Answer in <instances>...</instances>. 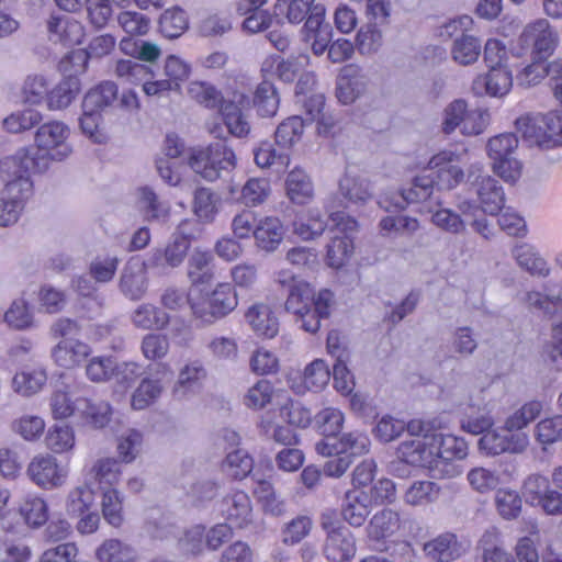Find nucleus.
Returning <instances> with one entry per match:
<instances>
[{
    "label": "nucleus",
    "instance_id": "obj_1",
    "mask_svg": "<svg viewBox=\"0 0 562 562\" xmlns=\"http://www.w3.org/2000/svg\"><path fill=\"white\" fill-rule=\"evenodd\" d=\"M48 168V159L38 158L27 150H19L15 155L0 160V178L5 183L9 194L20 192L32 194L31 172H44Z\"/></svg>",
    "mask_w": 562,
    "mask_h": 562
},
{
    "label": "nucleus",
    "instance_id": "obj_2",
    "mask_svg": "<svg viewBox=\"0 0 562 562\" xmlns=\"http://www.w3.org/2000/svg\"><path fill=\"white\" fill-rule=\"evenodd\" d=\"M189 166L201 178L209 182L226 178L236 167V156L224 142L192 151Z\"/></svg>",
    "mask_w": 562,
    "mask_h": 562
},
{
    "label": "nucleus",
    "instance_id": "obj_3",
    "mask_svg": "<svg viewBox=\"0 0 562 562\" xmlns=\"http://www.w3.org/2000/svg\"><path fill=\"white\" fill-rule=\"evenodd\" d=\"M487 156L492 169L505 182L515 183L521 176L522 165L516 157L518 138L513 133H504L490 138Z\"/></svg>",
    "mask_w": 562,
    "mask_h": 562
},
{
    "label": "nucleus",
    "instance_id": "obj_4",
    "mask_svg": "<svg viewBox=\"0 0 562 562\" xmlns=\"http://www.w3.org/2000/svg\"><path fill=\"white\" fill-rule=\"evenodd\" d=\"M190 224L191 221L189 220L182 221L165 248H154L149 252L143 263L144 268L158 273H166L167 270L181 266L188 255L193 237L187 229Z\"/></svg>",
    "mask_w": 562,
    "mask_h": 562
},
{
    "label": "nucleus",
    "instance_id": "obj_5",
    "mask_svg": "<svg viewBox=\"0 0 562 562\" xmlns=\"http://www.w3.org/2000/svg\"><path fill=\"white\" fill-rule=\"evenodd\" d=\"M468 182L474 189L481 211L491 216L497 215L505 205V192L498 181L487 175L481 162L468 168Z\"/></svg>",
    "mask_w": 562,
    "mask_h": 562
},
{
    "label": "nucleus",
    "instance_id": "obj_6",
    "mask_svg": "<svg viewBox=\"0 0 562 562\" xmlns=\"http://www.w3.org/2000/svg\"><path fill=\"white\" fill-rule=\"evenodd\" d=\"M238 305V296L231 283H218L201 303H191V310L196 318L212 324L232 313Z\"/></svg>",
    "mask_w": 562,
    "mask_h": 562
},
{
    "label": "nucleus",
    "instance_id": "obj_7",
    "mask_svg": "<svg viewBox=\"0 0 562 562\" xmlns=\"http://www.w3.org/2000/svg\"><path fill=\"white\" fill-rule=\"evenodd\" d=\"M69 128L66 124L58 121L45 123L38 127L35 133V144L41 156L38 158L60 161L67 158L72 148L67 143Z\"/></svg>",
    "mask_w": 562,
    "mask_h": 562
},
{
    "label": "nucleus",
    "instance_id": "obj_8",
    "mask_svg": "<svg viewBox=\"0 0 562 562\" xmlns=\"http://www.w3.org/2000/svg\"><path fill=\"white\" fill-rule=\"evenodd\" d=\"M559 35L547 19H537L528 23L519 36L522 47L531 48L536 58L544 59L553 54Z\"/></svg>",
    "mask_w": 562,
    "mask_h": 562
},
{
    "label": "nucleus",
    "instance_id": "obj_9",
    "mask_svg": "<svg viewBox=\"0 0 562 562\" xmlns=\"http://www.w3.org/2000/svg\"><path fill=\"white\" fill-rule=\"evenodd\" d=\"M26 474L37 486L45 490L60 487L67 477V471L49 453L36 454L27 465Z\"/></svg>",
    "mask_w": 562,
    "mask_h": 562
},
{
    "label": "nucleus",
    "instance_id": "obj_10",
    "mask_svg": "<svg viewBox=\"0 0 562 562\" xmlns=\"http://www.w3.org/2000/svg\"><path fill=\"white\" fill-rule=\"evenodd\" d=\"M370 445V439L364 432L353 430L342 434L339 439L321 440L315 445V449L324 457L342 454L352 459L368 453Z\"/></svg>",
    "mask_w": 562,
    "mask_h": 562
},
{
    "label": "nucleus",
    "instance_id": "obj_11",
    "mask_svg": "<svg viewBox=\"0 0 562 562\" xmlns=\"http://www.w3.org/2000/svg\"><path fill=\"white\" fill-rule=\"evenodd\" d=\"M527 446L525 434H509L505 428L488 430L479 439V449L487 456L520 453Z\"/></svg>",
    "mask_w": 562,
    "mask_h": 562
},
{
    "label": "nucleus",
    "instance_id": "obj_12",
    "mask_svg": "<svg viewBox=\"0 0 562 562\" xmlns=\"http://www.w3.org/2000/svg\"><path fill=\"white\" fill-rule=\"evenodd\" d=\"M221 513L234 528L244 529L252 524V506L249 496L243 491L226 495L221 502Z\"/></svg>",
    "mask_w": 562,
    "mask_h": 562
},
{
    "label": "nucleus",
    "instance_id": "obj_13",
    "mask_svg": "<svg viewBox=\"0 0 562 562\" xmlns=\"http://www.w3.org/2000/svg\"><path fill=\"white\" fill-rule=\"evenodd\" d=\"M436 436H415L404 440L397 448V454L401 460L407 464L427 468L434 463V452Z\"/></svg>",
    "mask_w": 562,
    "mask_h": 562
},
{
    "label": "nucleus",
    "instance_id": "obj_14",
    "mask_svg": "<svg viewBox=\"0 0 562 562\" xmlns=\"http://www.w3.org/2000/svg\"><path fill=\"white\" fill-rule=\"evenodd\" d=\"M435 180L429 176H417L409 188L403 189L394 193L390 201H380L379 204L390 211L393 204L397 210H404L411 203L426 201L432 194Z\"/></svg>",
    "mask_w": 562,
    "mask_h": 562
},
{
    "label": "nucleus",
    "instance_id": "obj_15",
    "mask_svg": "<svg viewBox=\"0 0 562 562\" xmlns=\"http://www.w3.org/2000/svg\"><path fill=\"white\" fill-rule=\"evenodd\" d=\"M324 554L331 562H348L356 554V540L347 527L331 528L324 546Z\"/></svg>",
    "mask_w": 562,
    "mask_h": 562
},
{
    "label": "nucleus",
    "instance_id": "obj_16",
    "mask_svg": "<svg viewBox=\"0 0 562 562\" xmlns=\"http://www.w3.org/2000/svg\"><path fill=\"white\" fill-rule=\"evenodd\" d=\"M334 303V293L327 289L321 290L312 307H307L306 313L295 314V321L303 330L315 334L321 327V321L329 317Z\"/></svg>",
    "mask_w": 562,
    "mask_h": 562
},
{
    "label": "nucleus",
    "instance_id": "obj_17",
    "mask_svg": "<svg viewBox=\"0 0 562 562\" xmlns=\"http://www.w3.org/2000/svg\"><path fill=\"white\" fill-rule=\"evenodd\" d=\"M513 86V75L508 67L490 70L485 76H479L472 83L475 94L486 93L491 97L507 94Z\"/></svg>",
    "mask_w": 562,
    "mask_h": 562
},
{
    "label": "nucleus",
    "instance_id": "obj_18",
    "mask_svg": "<svg viewBox=\"0 0 562 562\" xmlns=\"http://www.w3.org/2000/svg\"><path fill=\"white\" fill-rule=\"evenodd\" d=\"M90 353V347L76 339L60 340L52 350L54 362L65 369H71L80 364Z\"/></svg>",
    "mask_w": 562,
    "mask_h": 562
},
{
    "label": "nucleus",
    "instance_id": "obj_19",
    "mask_svg": "<svg viewBox=\"0 0 562 562\" xmlns=\"http://www.w3.org/2000/svg\"><path fill=\"white\" fill-rule=\"evenodd\" d=\"M284 228L279 218L267 216L254 229L256 247L267 254L273 252L283 240Z\"/></svg>",
    "mask_w": 562,
    "mask_h": 562
},
{
    "label": "nucleus",
    "instance_id": "obj_20",
    "mask_svg": "<svg viewBox=\"0 0 562 562\" xmlns=\"http://www.w3.org/2000/svg\"><path fill=\"white\" fill-rule=\"evenodd\" d=\"M47 381L46 372L38 366L22 367L12 379V389L23 397L38 393Z\"/></svg>",
    "mask_w": 562,
    "mask_h": 562
},
{
    "label": "nucleus",
    "instance_id": "obj_21",
    "mask_svg": "<svg viewBox=\"0 0 562 562\" xmlns=\"http://www.w3.org/2000/svg\"><path fill=\"white\" fill-rule=\"evenodd\" d=\"M369 495L363 491H348L345 494L341 515L353 527H361L370 515Z\"/></svg>",
    "mask_w": 562,
    "mask_h": 562
},
{
    "label": "nucleus",
    "instance_id": "obj_22",
    "mask_svg": "<svg viewBox=\"0 0 562 562\" xmlns=\"http://www.w3.org/2000/svg\"><path fill=\"white\" fill-rule=\"evenodd\" d=\"M132 324L143 330H161L170 323V315L151 303L139 304L131 314Z\"/></svg>",
    "mask_w": 562,
    "mask_h": 562
},
{
    "label": "nucleus",
    "instance_id": "obj_23",
    "mask_svg": "<svg viewBox=\"0 0 562 562\" xmlns=\"http://www.w3.org/2000/svg\"><path fill=\"white\" fill-rule=\"evenodd\" d=\"M288 198L295 204L304 205L314 198V184L311 177L300 167L292 169L285 180Z\"/></svg>",
    "mask_w": 562,
    "mask_h": 562
},
{
    "label": "nucleus",
    "instance_id": "obj_24",
    "mask_svg": "<svg viewBox=\"0 0 562 562\" xmlns=\"http://www.w3.org/2000/svg\"><path fill=\"white\" fill-rule=\"evenodd\" d=\"M246 319L254 331L266 338H273L279 331V321L266 304H255L246 313Z\"/></svg>",
    "mask_w": 562,
    "mask_h": 562
},
{
    "label": "nucleus",
    "instance_id": "obj_25",
    "mask_svg": "<svg viewBox=\"0 0 562 562\" xmlns=\"http://www.w3.org/2000/svg\"><path fill=\"white\" fill-rule=\"evenodd\" d=\"M400 526L398 513L390 508H383L372 516L366 531L370 540L380 541L393 536L400 529Z\"/></svg>",
    "mask_w": 562,
    "mask_h": 562
},
{
    "label": "nucleus",
    "instance_id": "obj_26",
    "mask_svg": "<svg viewBox=\"0 0 562 562\" xmlns=\"http://www.w3.org/2000/svg\"><path fill=\"white\" fill-rule=\"evenodd\" d=\"M424 550L432 559L439 562H451L460 558L464 549L458 541L457 536L450 532L442 533L434 540L424 544Z\"/></svg>",
    "mask_w": 562,
    "mask_h": 562
},
{
    "label": "nucleus",
    "instance_id": "obj_27",
    "mask_svg": "<svg viewBox=\"0 0 562 562\" xmlns=\"http://www.w3.org/2000/svg\"><path fill=\"white\" fill-rule=\"evenodd\" d=\"M137 557L133 546L114 538L104 540L95 550L99 562H135Z\"/></svg>",
    "mask_w": 562,
    "mask_h": 562
},
{
    "label": "nucleus",
    "instance_id": "obj_28",
    "mask_svg": "<svg viewBox=\"0 0 562 562\" xmlns=\"http://www.w3.org/2000/svg\"><path fill=\"white\" fill-rule=\"evenodd\" d=\"M542 126L543 123L541 121V114H525L515 121L516 132L521 136L524 142L529 146H538L540 148L548 149L546 131Z\"/></svg>",
    "mask_w": 562,
    "mask_h": 562
},
{
    "label": "nucleus",
    "instance_id": "obj_29",
    "mask_svg": "<svg viewBox=\"0 0 562 562\" xmlns=\"http://www.w3.org/2000/svg\"><path fill=\"white\" fill-rule=\"evenodd\" d=\"M79 92L80 80L74 76L66 77L48 92L47 106L49 110L66 109Z\"/></svg>",
    "mask_w": 562,
    "mask_h": 562
},
{
    "label": "nucleus",
    "instance_id": "obj_30",
    "mask_svg": "<svg viewBox=\"0 0 562 562\" xmlns=\"http://www.w3.org/2000/svg\"><path fill=\"white\" fill-rule=\"evenodd\" d=\"M512 252L519 267L528 271L530 274L538 277H546L549 274L550 268L547 261L531 245H517Z\"/></svg>",
    "mask_w": 562,
    "mask_h": 562
},
{
    "label": "nucleus",
    "instance_id": "obj_31",
    "mask_svg": "<svg viewBox=\"0 0 562 562\" xmlns=\"http://www.w3.org/2000/svg\"><path fill=\"white\" fill-rule=\"evenodd\" d=\"M117 86L113 81H103L87 92L82 109L101 112L117 99Z\"/></svg>",
    "mask_w": 562,
    "mask_h": 562
},
{
    "label": "nucleus",
    "instance_id": "obj_32",
    "mask_svg": "<svg viewBox=\"0 0 562 562\" xmlns=\"http://www.w3.org/2000/svg\"><path fill=\"white\" fill-rule=\"evenodd\" d=\"M77 409L87 424L94 428H103L111 419V406L104 401L92 402L89 398H78Z\"/></svg>",
    "mask_w": 562,
    "mask_h": 562
},
{
    "label": "nucleus",
    "instance_id": "obj_33",
    "mask_svg": "<svg viewBox=\"0 0 562 562\" xmlns=\"http://www.w3.org/2000/svg\"><path fill=\"white\" fill-rule=\"evenodd\" d=\"M138 203L147 221L165 222L170 214V206L161 201L150 188H140Z\"/></svg>",
    "mask_w": 562,
    "mask_h": 562
},
{
    "label": "nucleus",
    "instance_id": "obj_34",
    "mask_svg": "<svg viewBox=\"0 0 562 562\" xmlns=\"http://www.w3.org/2000/svg\"><path fill=\"white\" fill-rule=\"evenodd\" d=\"M315 301V292L307 282L304 280L294 282L291 289L288 290L285 310L294 315L306 313L307 307H312Z\"/></svg>",
    "mask_w": 562,
    "mask_h": 562
},
{
    "label": "nucleus",
    "instance_id": "obj_35",
    "mask_svg": "<svg viewBox=\"0 0 562 562\" xmlns=\"http://www.w3.org/2000/svg\"><path fill=\"white\" fill-rule=\"evenodd\" d=\"M367 90V79L357 74H344L337 80L336 97L342 104L353 103Z\"/></svg>",
    "mask_w": 562,
    "mask_h": 562
},
{
    "label": "nucleus",
    "instance_id": "obj_36",
    "mask_svg": "<svg viewBox=\"0 0 562 562\" xmlns=\"http://www.w3.org/2000/svg\"><path fill=\"white\" fill-rule=\"evenodd\" d=\"M120 289L126 297L133 301L140 300L147 291L145 272L138 267H125L121 276Z\"/></svg>",
    "mask_w": 562,
    "mask_h": 562
},
{
    "label": "nucleus",
    "instance_id": "obj_37",
    "mask_svg": "<svg viewBox=\"0 0 562 562\" xmlns=\"http://www.w3.org/2000/svg\"><path fill=\"white\" fill-rule=\"evenodd\" d=\"M481 54V42L479 38L462 34L457 37L451 47L452 59L462 66L474 64Z\"/></svg>",
    "mask_w": 562,
    "mask_h": 562
},
{
    "label": "nucleus",
    "instance_id": "obj_38",
    "mask_svg": "<svg viewBox=\"0 0 562 562\" xmlns=\"http://www.w3.org/2000/svg\"><path fill=\"white\" fill-rule=\"evenodd\" d=\"M220 113L231 135L241 138L249 134L250 124L235 102H224L220 109Z\"/></svg>",
    "mask_w": 562,
    "mask_h": 562
},
{
    "label": "nucleus",
    "instance_id": "obj_39",
    "mask_svg": "<svg viewBox=\"0 0 562 562\" xmlns=\"http://www.w3.org/2000/svg\"><path fill=\"white\" fill-rule=\"evenodd\" d=\"M162 391L159 380L144 378L132 394L131 406L137 411L145 409L160 397Z\"/></svg>",
    "mask_w": 562,
    "mask_h": 562
},
{
    "label": "nucleus",
    "instance_id": "obj_40",
    "mask_svg": "<svg viewBox=\"0 0 562 562\" xmlns=\"http://www.w3.org/2000/svg\"><path fill=\"white\" fill-rule=\"evenodd\" d=\"M213 256L209 251L195 249L188 261V277L193 284H203L210 282L213 274L211 262Z\"/></svg>",
    "mask_w": 562,
    "mask_h": 562
},
{
    "label": "nucleus",
    "instance_id": "obj_41",
    "mask_svg": "<svg viewBox=\"0 0 562 562\" xmlns=\"http://www.w3.org/2000/svg\"><path fill=\"white\" fill-rule=\"evenodd\" d=\"M47 448L55 453H65L74 449L76 443L75 430L71 426L54 425L45 438Z\"/></svg>",
    "mask_w": 562,
    "mask_h": 562
},
{
    "label": "nucleus",
    "instance_id": "obj_42",
    "mask_svg": "<svg viewBox=\"0 0 562 562\" xmlns=\"http://www.w3.org/2000/svg\"><path fill=\"white\" fill-rule=\"evenodd\" d=\"M279 95L274 86L269 81L258 85L254 95V105L259 115L263 117L273 116L279 108Z\"/></svg>",
    "mask_w": 562,
    "mask_h": 562
},
{
    "label": "nucleus",
    "instance_id": "obj_43",
    "mask_svg": "<svg viewBox=\"0 0 562 562\" xmlns=\"http://www.w3.org/2000/svg\"><path fill=\"white\" fill-rule=\"evenodd\" d=\"M435 436V453L439 458L462 460L468 456V443L463 438L450 434Z\"/></svg>",
    "mask_w": 562,
    "mask_h": 562
},
{
    "label": "nucleus",
    "instance_id": "obj_44",
    "mask_svg": "<svg viewBox=\"0 0 562 562\" xmlns=\"http://www.w3.org/2000/svg\"><path fill=\"white\" fill-rule=\"evenodd\" d=\"M220 198L207 188L194 192L193 212L204 223H211L218 211Z\"/></svg>",
    "mask_w": 562,
    "mask_h": 562
},
{
    "label": "nucleus",
    "instance_id": "obj_45",
    "mask_svg": "<svg viewBox=\"0 0 562 562\" xmlns=\"http://www.w3.org/2000/svg\"><path fill=\"white\" fill-rule=\"evenodd\" d=\"M339 192L345 199L355 204L366 203L372 196L369 181L350 175H345L340 180Z\"/></svg>",
    "mask_w": 562,
    "mask_h": 562
},
{
    "label": "nucleus",
    "instance_id": "obj_46",
    "mask_svg": "<svg viewBox=\"0 0 562 562\" xmlns=\"http://www.w3.org/2000/svg\"><path fill=\"white\" fill-rule=\"evenodd\" d=\"M30 196L20 192L9 194L4 189L0 199V225L8 226L16 223L24 209V203Z\"/></svg>",
    "mask_w": 562,
    "mask_h": 562
},
{
    "label": "nucleus",
    "instance_id": "obj_47",
    "mask_svg": "<svg viewBox=\"0 0 562 562\" xmlns=\"http://www.w3.org/2000/svg\"><path fill=\"white\" fill-rule=\"evenodd\" d=\"M114 74L123 82L132 85L143 83L144 80L153 77V72L148 66L131 59L117 60L115 63Z\"/></svg>",
    "mask_w": 562,
    "mask_h": 562
},
{
    "label": "nucleus",
    "instance_id": "obj_48",
    "mask_svg": "<svg viewBox=\"0 0 562 562\" xmlns=\"http://www.w3.org/2000/svg\"><path fill=\"white\" fill-rule=\"evenodd\" d=\"M94 504V492L88 484L71 490L67 497L66 509L70 516L80 517Z\"/></svg>",
    "mask_w": 562,
    "mask_h": 562
},
{
    "label": "nucleus",
    "instance_id": "obj_49",
    "mask_svg": "<svg viewBox=\"0 0 562 562\" xmlns=\"http://www.w3.org/2000/svg\"><path fill=\"white\" fill-rule=\"evenodd\" d=\"M542 411V404L538 401H530L517 409L505 420L504 428L509 434H520L529 423L535 420Z\"/></svg>",
    "mask_w": 562,
    "mask_h": 562
},
{
    "label": "nucleus",
    "instance_id": "obj_50",
    "mask_svg": "<svg viewBox=\"0 0 562 562\" xmlns=\"http://www.w3.org/2000/svg\"><path fill=\"white\" fill-rule=\"evenodd\" d=\"M255 162L260 168H269L272 165L288 167L290 157L288 150L280 147L277 149L274 144L265 140L254 150Z\"/></svg>",
    "mask_w": 562,
    "mask_h": 562
},
{
    "label": "nucleus",
    "instance_id": "obj_51",
    "mask_svg": "<svg viewBox=\"0 0 562 562\" xmlns=\"http://www.w3.org/2000/svg\"><path fill=\"white\" fill-rule=\"evenodd\" d=\"M159 29L164 36L177 38L188 29V18L180 8L166 10L159 19Z\"/></svg>",
    "mask_w": 562,
    "mask_h": 562
},
{
    "label": "nucleus",
    "instance_id": "obj_52",
    "mask_svg": "<svg viewBox=\"0 0 562 562\" xmlns=\"http://www.w3.org/2000/svg\"><path fill=\"white\" fill-rule=\"evenodd\" d=\"M188 93L198 103L209 109H221L222 104L226 102L222 92L209 82L192 81L189 85Z\"/></svg>",
    "mask_w": 562,
    "mask_h": 562
},
{
    "label": "nucleus",
    "instance_id": "obj_53",
    "mask_svg": "<svg viewBox=\"0 0 562 562\" xmlns=\"http://www.w3.org/2000/svg\"><path fill=\"white\" fill-rule=\"evenodd\" d=\"M353 249L351 237L334 235L327 245L326 262L329 267L339 269L350 257Z\"/></svg>",
    "mask_w": 562,
    "mask_h": 562
},
{
    "label": "nucleus",
    "instance_id": "obj_54",
    "mask_svg": "<svg viewBox=\"0 0 562 562\" xmlns=\"http://www.w3.org/2000/svg\"><path fill=\"white\" fill-rule=\"evenodd\" d=\"M315 422L318 431L324 436L322 440L337 439L344 424V414L333 407L322 409L316 416Z\"/></svg>",
    "mask_w": 562,
    "mask_h": 562
},
{
    "label": "nucleus",
    "instance_id": "obj_55",
    "mask_svg": "<svg viewBox=\"0 0 562 562\" xmlns=\"http://www.w3.org/2000/svg\"><path fill=\"white\" fill-rule=\"evenodd\" d=\"M483 562H516L514 558L498 544L496 530H486L480 539Z\"/></svg>",
    "mask_w": 562,
    "mask_h": 562
},
{
    "label": "nucleus",
    "instance_id": "obj_56",
    "mask_svg": "<svg viewBox=\"0 0 562 562\" xmlns=\"http://www.w3.org/2000/svg\"><path fill=\"white\" fill-rule=\"evenodd\" d=\"M315 0H277L274 10L278 15H285L290 23H301L314 7Z\"/></svg>",
    "mask_w": 562,
    "mask_h": 562
},
{
    "label": "nucleus",
    "instance_id": "obj_57",
    "mask_svg": "<svg viewBox=\"0 0 562 562\" xmlns=\"http://www.w3.org/2000/svg\"><path fill=\"white\" fill-rule=\"evenodd\" d=\"M304 121L300 116H291L283 121L276 131V144L288 150L297 142L303 133Z\"/></svg>",
    "mask_w": 562,
    "mask_h": 562
},
{
    "label": "nucleus",
    "instance_id": "obj_58",
    "mask_svg": "<svg viewBox=\"0 0 562 562\" xmlns=\"http://www.w3.org/2000/svg\"><path fill=\"white\" fill-rule=\"evenodd\" d=\"M495 505L504 519L512 520L520 515L522 501L516 491L501 488L495 494Z\"/></svg>",
    "mask_w": 562,
    "mask_h": 562
},
{
    "label": "nucleus",
    "instance_id": "obj_59",
    "mask_svg": "<svg viewBox=\"0 0 562 562\" xmlns=\"http://www.w3.org/2000/svg\"><path fill=\"white\" fill-rule=\"evenodd\" d=\"M469 111L467 102L462 99H457L450 102L442 113V132L449 135L454 132L457 127H462L465 123Z\"/></svg>",
    "mask_w": 562,
    "mask_h": 562
},
{
    "label": "nucleus",
    "instance_id": "obj_60",
    "mask_svg": "<svg viewBox=\"0 0 562 562\" xmlns=\"http://www.w3.org/2000/svg\"><path fill=\"white\" fill-rule=\"evenodd\" d=\"M439 487L430 481H416L405 492L404 501L412 506L428 504L435 501Z\"/></svg>",
    "mask_w": 562,
    "mask_h": 562
},
{
    "label": "nucleus",
    "instance_id": "obj_61",
    "mask_svg": "<svg viewBox=\"0 0 562 562\" xmlns=\"http://www.w3.org/2000/svg\"><path fill=\"white\" fill-rule=\"evenodd\" d=\"M252 467V458L243 449H237L227 453L224 462V469L227 474L236 480H243L248 476Z\"/></svg>",
    "mask_w": 562,
    "mask_h": 562
},
{
    "label": "nucleus",
    "instance_id": "obj_62",
    "mask_svg": "<svg viewBox=\"0 0 562 562\" xmlns=\"http://www.w3.org/2000/svg\"><path fill=\"white\" fill-rule=\"evenodd\" d=\"M12 430L26 441H36L45 430V422L36 415H23L13 420Z\"/></svg>",
    "mask_w": 562,
    "mask_h": 562
},
{
    "label": "nucleus",
    "instance_id": "obj_63",
    "mask_svg": "<svg viewBox=\"0 0 562 562\" xmlns=\"http://www.w3.org/2000/svg\"><path fill=\"white\" fill-rule=\"evenodd\" d=\"M42 114L34 109H24L10 114L3 120L4 128L10 133L31 130L42 121Z\"/></svg>",
    "mask_w": 562,
    "mask_h": 562
},
{
    "label": "nucleus",
    "instance_id": "obj_64",
    "mask_svg": "<svg viewBox=\"0 0 562 562\" xmlns=\"http://www.w3.org/2000/svg\"><path fill=\"white\" fill-rule=\"evenodd\" d=\"M170 348L169 338L164 334L149 333L146 334L140 344L143 356L147 360H159L167 356Z\"/></svg>",
    "mask_w": 562,
    "mask_h": 562
}]
</instances>
